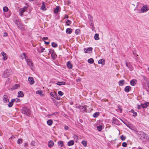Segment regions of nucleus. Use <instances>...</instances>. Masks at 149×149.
Wrapping results in <instances>:
<instances>
[{
	"label": "nucleus",
	"instance_id": "obj_1",
	"mask_svg": "<svg viewBox=\"0 0 149 149\" xmlns=\"http://www.w3.org/2000/svg\"><path fill=\"white\" fill-rule=\"evenodd\" d=\"M136 134L139 139L142 140L146 138V134L144 132L141 131H137Z\"/></svg>",
	"mask_w": 149,
	"mask_h": 149
},
{
	"label": "nucleus",
	"instance_id": "obj_55",
	"mask_svg": "<svg viewBox=\"0 0 149 149\" xmlns=\"http://www.w3.org/2000/svg\"><path fill=\"white\" fill-rule=\"evenodd\" d=\"M118 109L120 111L119 112L121 113L122 111V109H121V107L120 106H118Z\"/></svg>",
	"mask_w": 149,
	"mask_h": 149
},
{
	"label": "nucleus",
	"instance_id": "obj_17",
	"mask_svg": "<svg viewBox=\"0 0 149 149\" xmlns=\"http://www.w3.org/2000/svg\"><path fill=\"white\" fill-rule=\"evenodd\" d=\"M27 6H25L22 8H20L19 9V11L21 12L24 13L27 9Z\"/></svg>",
	"mask_w": 149,
	"mask_h": 149
},
{
	"label": "nucleus",
	"instance_id": "obj_34",
	"mask_svg": "<svg viewBox=\"0 0 149 149\" xmlns=\"http://www.w3.org/2000/svg\"><path fill=\"white\" fill-rule=\"evenodd\" d=\"M125 83V81L124 80H120L119 81L118 84L119 86H123V85Z\"/></svg>",
	"mask_w": 149,
	"mask_h": 149
},
{
	"label": "nucleus",
	"instance_id": "obj_32",
	"mask_svg": "<svg viewBox=\"0 0 149 149\" xmlns=\"http://www.w3.org/2000/svg\"><path fill=\"white\" fill-rule=\"evenodd\" d=\"M88 19L90 22H93V17L90 15H88Z\"/></svg>",
	"mask_w": 149,
	"mask_h": 149
},
{
	"label": "nucleus",
	"instance_id": "obj_24",
	"mask_svg": "<svg viewBox=\"0 0 149 149\" xmlns=\"http://www.w3.org/2000/svg\"><path fill=\"white\" fill-rule=\"evenodd\" d=\"M41 9L42 10H45L47 9L45 8V3L44 2H42V5L41 6Z\"/></svg>",
	"mask_w": 149,
	"mask_h": 149
},
{
	"label": "nucleus",
	"instance_id": "obj_64",
	"mask_svg": "<svg viewBox=\"0 0 149 149\" xmlns=\"http://www.w3.org/2000/svg\"><path fill=\"white\" fill-rule=\"evenodd\" d=\"M45 43L46 45H48L49 43V42H46L45 41Z\"/></svg>",
	"mask_w": 149,
	"mask_h": 149
},
{
	"label": "nucleus",
	"instance_id": "obj_27",
	"mask_svg": "<svg viewBox=\"0 0 149 149\" xmlns=\"http://www.w3.org/2000/svg\"><path fill=\"white\" fill-rule=\"evenodd\" d=\"M136 80L135 79H132L130 81V84L133 86H134L136 84Z\"/></svg>",
	"mask_w": 149,
	"mask_h": 149
},
{
	"label": "nucleus",
	"instance_id": "obj_56",
	"mask_svg": "<svg viewBox=\"0 0 149 149\" xmlns=\"http://www.w3.org/2000/svg\"><path fill=\"white\" fill-rule=\"evenodd\" d=\"M15 99V100L14 101V102H19L20 101V99L19 98L13 99Z\"/></svg>",
	"mask_w": 149,
	"mask_h": 149
},
{
	"label": "nucleus",
	"instance_id": "obj_16",
	"mask_svg": "<svg viewBox=\"0 0 149 149\" xmlns=\"http://www.w3.org/2000/svg\"><path fill=\"white\" fill-rule=\"evenodd\" d=\"M67 66L68 69H71L72 68L73 65L70 61H68L67 63Z\"/></svg>",
	"mask_w": 149,
	"mask_h": 149
},
{
	"label": "nucleus",
	"instance_id": "obj_36",
	"mask_svg": "<svg viewBox=\"0 0 149 149\" xmlns=\"http://www.w3.org/2000/svg\"><path fill=\"white\" fill-rule=\"evenodd\" d=\"M59 11V7L58 6H57L56 8L54 9V13L55 14H57L58 13Z\"/></svg>",
	"mask_w": 149,
	"mask_h": 149
},
{
	"label": "nucleus",
	"instance_id": "obj_63",
	"mask_svg": "<svg viewBox=\"0 0 149 149\" xmlns=\"http://www.w3.org/2000/svg\"><path fill=\"white\" fill-rule=\"evenodd\" d=\"M45 50V48H42L40 52H39V53H40L41 52H42Z\"/></svg>",
	"mask_w": 149,
	"mask_h": 149
},
{
	"label": "nucleus",
	"instance_id": "obj_28",
	"mask_svg": "<svg viewBox=\"0 0 149 149\" xmlns=\"http://www.w3.org/2000/svg\"><path fill=\"white\" fill-rule=\"evenodd\" d=\"M15 23L17 25V26L22 24L21 21L18 19H17L15 20Z\"/></svg>",
	"mask_w": 149,
	"mask_h": 149
},
{
	"label": "nucleus",
	"instance_id": "obj_42",
	"mask_svg": "<svg viewBox=\"0 0 149 149\" xmlns=\"http://www.w3.org/2000/svg\"><path fill=\"white\" fill-rule=\"evenodd\" d=\"M97 129L99 131H101L102 129V126L101 125L97 126Z\"/></svg>",
	"mask_w": 149,
	"mask_h": 149
},
{
	"label": "nucleus",
	"instance_id": "obj_53",
	"mask_svg": "<svg viewBox=\"0 0 149 149\" xmlns=\"http://www.w3.org/2000/svg\"><path fill=\"white\" fill-rule=\"evenodd\" d=\"M35 141H33L31 142L30 144L31 146H35Z\"/></svg>",
	"mask_w": 149,
	"mask_h": 149
},
{
	"label": "nucleus",
	"instance_id": "obj_25",
	"mask_svg": "<svg viewBox=\"0 0 149 149\" xmlns=\"http://www.w3.org/2000/svg\"><path fill=\"white\" fill-rule=\"evenodd\" d=\"M74 144V141L72 140H70L68 143V145L69 146H72Z\"/></svg>",
	"mask_w": 149,
	"mask_h": 149
},
{
	"label": "nucleus",
	"instance_id": "obj_9",
	"mask_svg": "<svg viewBox=\"0 0 149 149\" xmlns=\"http://www.w3.org/2000/svg\"><path fill=\"white\" fill-rule=\"evenodd\" d=\"M148 10L147 6L146 5L143 6L141 9V10L143 13L148 11Z\"/></svg>",
	"mask_w": 149,
	"mask_h": 149
},
{
	"label": "nucleus",
	"instance_id": "obj_60",
	"mask_svg": "<svg viewBox=\"0 0 149 149\" xmlns=\"http://www.w3.org/2000/svg\"><path fill=\"white\" fill-rule=\"evenodd\" d=\"M48 39V38L47 37H44L42 39V40H47Z\"/></svg>",
	"mask_w": 149,
	"mask_h": 149
},
{
	"label": "nucleus",
	"instance_id": "obj_18",
	"mask_svg": "<svg viewBox=\"0 0 149 149\" xmlns=\"http://www.w3.org/2000/svg\"><path fill=\"white\" fill-rule=\"evenodd\" d=\"M131 89V87L129 86H128L125 87L124 89V91L128 93L130 91Z\"/></svg>",
	"mask_w": 149,
	"mask_h": 149
},
{
	"label": "nucleus",
	"instance_id": "obj_43",
	"mask_svg": "<svg viewBox=\"0 0 149 149\" xmlns=\"http://www.w3.org/2000/svg\"><path fill=\"white\" fill-rule=\"evenodd\" d=\"M52 46L53 47L55 48L58 46V45L56 43L53 42L52 43Z\"/></svg>",
	"mask_w": 149,
	"mask_h": 149
},
{
	"label": "nucleus",
	"instance_id": "obj_58",
	"mask_svg": "<svg viewBox=\"0 0 149 149\" xmlns=\"http://www.w3.org/2000/svg\"><path fill=\"white\" fill-rule=\"evenodd\" d=\"M8 33L6 32H5L4 33L3 36V37H5L7 36H8Z\"/></svg>",
	"mask_w": 149,
	"mask_h": 149
},
{
	"label": "nucleus",
	"instance_id": "obj_14",
	"mask_svg": "<svg viewBox=\"0 0 149 149\" xmlns=\"http://www.w3.org/2000/svg\"><path fill=\"white\" fill-rule=\"evenodd\" d=\"M141 105H142V107L143 108H146L149 105V102H146L144 104L141 103Z\"/></svg>",
	"mask_w": 149,
	"mask_h": 149
},
{
	"label": "nucleus",
	"instance_id": "obj_19",
	"mask_svg": "<svg viewBox=\"0 0 149 149\" xmlns=\"http://www.w3.org/2000/svg\"><path fill=\"white\" fill-rule=\"evenodd\" d=\"M105 60L104 59H102L99 60L98 63L101 64L102 65H104L105 64Z\"/></svg>",
	"mask_w": 149,
	"mask_h": 149
},
{
	"label": "nucleus",
	"instance_id": "obj_61",
	"mask_svg": "<svg viewBox=\"0 0 149 149\" xmlns=\"http://www.w3.org/2000/svg\"><path fill=\"white\" fill-rule=\"evenodd\" d=\"M141 106H142V105H141V104L140 105H138V107H137L138 109H141Z\"/></svg>",
	"mask_w": 149,
	"mask_h": 149
},
{
	"label": "nucleus",
	"instance_id": "obj_41",
	"mask_svg": "<svg viewBox=\"0 0 149 149\" xmlns=\"http://www.w3.org/2000/svg\"><path fill=\"white\" fill-rule=\"evenodd\" d=\"M81 143L84 146L86 147L87 146V143L86 141L83 140L81 142Z\"/></svg>",
	"mask_w": 149,
	"mask_h": 149
},
{
	"label": "nucleus",
	"instance_id": "obj_7",
	"mask_svg": "<svg viewBox=\"0 0 149 149\" xmlns=\"http://www.w3.org/2000/svg\"><path fill=\"white\" fill-rule=\"evenodd\" d=\"M3 101L5 103H7L8 102H9V100L8 98V96L6 95H4L3 96Z\"/></svg>",
	"mask_w": 149,
	"mask_h": 149
},
{
	"label": "nucleus",
	"instance_id": "obj_22",
	"mask_svg": "<svg viewBox=\"0 0 149 149\" xmlns=\"http://www.w3.org/2000/svg\"><path fill=\"white\" fill-rule=\"evenodd\" d=\"M72 31V29L70 28H68L66 29V32L67 33L70 34H71Z\"/></svg>",
	"mask_w": 149,
	"mask_h": 149
},
{
	"label": "nucleus",
	"instance_id": "obj_6",
	"mask_svg": "<svg viewBox=\"0 0 149 149\" xmlns=\"http://www.w3.org/2000/svg\"><path fill=\"white\" fill-rule=\"evenodd\" d=\"M26 61L30 67H33V64L32 61L30 59L28 58H26Z\"/></svg>",
	"mask_w": 149,
	"mask_h": 149
},
{
	"label": "nucleus",
	"instance_id": "obj_5",
	"mask_svg": "<svg viewBox=\"0 0 149 149\" xmlns=\"http://www.w3.org/2000/svg\"><path fill=\"white\" fill-rule=\"evenodd\" d=\"M50 95L51 96L55 98L57 100H59L60 99V97L56 93H50Z\"/></svg>",
	"mask_w": 149,
	"mask_h": 149
},
{
	"label": "nucleus",
	"instance_id": "obj_20",
	"mask_svg": "<svg viewBox=\"0 0 149 149\" xmlns=\"http://www.w3.org/2000/svg\"><path fill=\"white\" fill-rule=\"evenodd\" d=\"M18 97H23L24 96L23 92L22 91H20L18 92Z\"/></svg>",
	"mask_w": 149,
	"mask_h": 149
},
{
	"label": "nucleus",
	"instance_id": "obj_51",
	"mask_svg": "<svg viewBox=\"0 0 149 149\" xmlns=\"http://www.w3.org/2000/svg\"><path fill=\"white\" fill-rule=\"evenodd\" d=\"M71 21L70 20H68L66 22V23L67 25L69 26L71 23Z\"/></svg>",
	"mask_w": 149,
	"mask_h": 149
},
{
	"label": "nucleus",
	"instance_id": "obj_49",
	"mask_svg": "<svg viewBox=\"0 0 149 149\" xmlns=\"http://www.w3.org/2000/svg\"><path fill=\"white\" fill-rule=\"evenodd\" d=\"M22 141L23 140L22 139H19L17 140V143L18 144H19L22 143Z\"/></svg>",
	"mask_w": 149,
	"mask_h": 149
},
{
	"label": "nucleus",
	"instance_id": "obj_23",
	"mask_svg": "<svg viewBox=\"0 0 149 149\" xmlns=\"http://www.w3.org/2000/svg\"><path fill=\"white\" fill-rule=\"evenodd\" d=\"M54 142L52 141H50L48 143V146L49 148L52 147L54 145Z\"/></svg>",
	"mask_w": 149,
	"mask_h": 149
},
{
	"label": "nucleus",
	"instance_id": "obj_48",
	"mask_svg": "<svg viewBox=\"0 0 149 149\" xmlns=\"http://www.w3.org/2000/svg\"><path fill=\"white\" fill-rule=\"evenodd\" d=\"M42 91L39 90L37 91L36 92V93L38 94L41 95L42 94Z\"/></svg>",
	"mask_w": 149,
	"mask_h": 149
},
{
	"label": "nucleus",
	"instance_id": "obj_30",
	"mask_svg": "<svg viewBox=\"0 0 149 149\" xmlns=\"http://www.w3.org/2000/svg\"><path fill=\"white\" fill-rule=\"evenodd\" d=\"M26 57L28 58V57L26 56V54L25 53H23L21 56V58L22 59L24 58H26Z\"/></svg>",
	"mask_w": 149,
	"mask_h": 149
},
{
	"label": "nucleus",
	"instance_id": "obj_10",
	"mask_svg": "<svg viewBox=\"0 0 149 149\" xmlns=\"http://www.w3.org/2000/svg\"><path fill=\"white\" fill-rule=\"evenodd\" d=\"M80 110L81 111L84 113V112H86V107L85 106H83L82 105H81V108H80Z\"/></svg>",
	"mask_w": 149,
	"mask_h": 149
},
{
	"label": "nucleus",
	"instance_id": "obj_15",
	"mask_svg": "<svg viewBox=\"0 0 149 149\" xmlns=\"http://www.w3.org/2000/svg\"><path fill=\"white\" fill-rule=\"evenodd\" d=\"M126 65L127 67L129 69L130 71H132L133 68L132 65L130 64V63H128L127 62L126 63Z\"/></svg>",
	"mask_w": 149,
	"mask_h": 149
},
{
	"label": "nucleus",
	"instance_id": "obj_4",
	"mask_svg": "<svg viewBox=\"0 0 149 149\" xmlns=\"http://www.w3.org/2000/svg\"><path fill=\"white\" fill-rule=\"evenodd\" d=\"M49 52L51 54V56L52 58L54 59H55L56 57L57 56V55L54 52V50L52 49H49Z\"/></svg>",
	"mask_w": 149,
	"mask_h": 149
},
{
	"label": "nucleus",
	"instance_id": "obj_3",
	"mask_svg": "<svg viewBox=\"0 0 149 149\" xmlns=\"http://www.w3.org/2000/svg\"><path fill=\"white\" fill-rule=\"evenodd\" d=\"M11 74V71L8 69L5 70L3 73L2 77L4 78H7Z\"/></svg>",
	"mask_w": 149,
	"mask_h": 149
},
{
	"label": "nucleus",
	"instance_id": "obj_40",
	"mask_svg": "<svg viewBox=\"0 0 149 149\" xmlns=\"http://www.w3.org/2000/svg\"><path fill=\"white\" fill-rule=\"evenodd\" d=\"M130 112L133 113V116H136L137 115V113L136 112H134V110L133 109L131 110Z\"/></svg>",
	"mask_w": 149,
	"mask_h": 149
},
{
	"label": "nucleus",
	"instance_id": "obj_8",
	"mask_svg": "<svg viewBox=\"0 0 149 149\" xmlns=\"http://www.w3.org/2000/svg\"><path fill=\"white\" fill-rule=\"evenodd\" d=\"M112 123L116 125H119V121L117 119L114 117L113 118Z\"/></svg>",
	"mask_w": 149,
	"mask_h": 149
},
{
	"label": "nucleus",
	"instance_id": "obj_38",
	"mask_svg": "<svg viewBox=\"0 0 149 149\" xmlns=\"http://www.w3.org/2000/svg\"><path fill=\"white\" fill-rule=\"evenodd\" d=\"M58 145L61 147H62L63 146V142L62 141H60L58 142Z\"/></svg>",
	"mask_w": 149,
	"mask_h": 149
},
{
	"label": "nucleus",
	"instance_id": "obj_12",
	"mask_svg": "<svg viewBox=\"0 0 149 149\" xmlns=\"http://www.w3.org/2000/svg\"><path fill=\"white\" fill-rule=\"evenodd\" d=\"M93 49V48L91 47H89L88 49L84 48V50L85 53H90V52H91Z\"/></svg>",
	"mask_w": 149,
	"mask_h": 149
},
{
	"label": "nucleus",
	"instance_id": "obj_2",
	"mask_svg": "<svg viewBox=\"0 0 149 149\" xmlns=\"http://www.w3.org/2000/svg\"><path fill=\"white\" fill-rule=\"evenodd\" d=\"M21 112L27 116H29L31 114V111L28 108L26 107H23L21 111Z\"/></svg>",
	"mask_w": 149,
	"mask_h": 149
},
{
	"label": "nucleus",
	"instance_id": "obj_39",
	"mask_svg": "<svg viewBox=\"0 0 149 149\" xmlns=\"http://www.w3.org/2000/svg\"><path fill=\"white\" fill-rule=\"evenodd\" d=\"M99 112H95L93 115V116L95 118H97L99 116Z\"/></svg>",
	"mask_w": 149,
	"mask_h": 149
},
{
	"label": "nucleus",
	"instance_id": "obj_59",
	"mask_svg": "<svg viewBox=\"0 0 149 149\" xmlns=\"http://www.w3.org/2000/svg\"><path fill=\"white\" fill-rule=\"evenodd\" d=\"M64 129L65 130H68L69 129V127L67 126H65L64 127Z\"/></svg>",
	"mask_w": 149,
	"mask_h": 149
},
{
	"label": "nucleus",
	"instance_id": "obj_21",
	"mask_svg": "<svg viewBox=\"0 0 149 149\" xmlns=\"http://www.w3.org/2000/svg\"><path fill=\"white\" fill-rule=\"evenodd\" d=\"M15 100V99H12L10 102H9V104H8V107H10L12 106L13 105V103L14 102Z\"/></svg>",
	"mask_w": 149,
	"mask_h": 149
},
{
	"label": "nucleus",
	"instance_id": "obj_26",
	"mask_svg": "<svg viewBox=\"0 0 149 149\" xmlns=\"http://www.w3.org/2000/svg\"><path fill=\"white\" fill-rule=\"evenodd\" d=\"M53 123V121L51 119H49L47 121V125L49 126L52 125Z\"/></svg>",
	"mask_w": 149,
	"mask_h": 149
},
{
	"label": "nucleus",
	"instance_id": "obj_29",
	"mask_svg": "<svg viewBox=\"0 0 149 149\" xmlns=\"http://www.w3.org/2000/svg\"><path fill=\"white\" fill-rule=\"evenodd\" d=\"M56 84L58 86H61L62 85H65L66 83L64 81H59Z\"/></svg>",
	"mask_w": 149,
	"mask_h": 149
},
{
	"label": "nucleus",
	"instance_id": "obj_44",
	"mask_svg": "<svg viewBox=\"0 0 149 149\" xmlns=\"http://www.w3.org/2000/svg\"><path fill=\"white\" fill-rule=\"evenodd\" d=\"M58 113L57 112H56L54 113H52L51 114H49L48 115V116H50L52 115H58Z\"/></svg>",
	"mask_w": 149,
	"mask_h": 149
},
{
	"label": "nucleus",
	"instance_id": "obj_35",
	"mask_svg": "<svg viewBox=\"0 0 149 149\" xmlns=\"http://www.w3.org/2000/svg\"><path fill=\"white\" fill-rule=\"evenodd\" d=\"M94 38L96 40H97L100 39V38L99 37V34L97 33H96L94 36Z\"/></svg>",
	"mask_w": 149,
	"mask_h": 149
},
{
	"label": "nucleus",
	"instance_id": "obj_54",
	"mask_svg": "<svg viewBox=\"0 0 149 149\" xmlns=\"http://www.w3.org/2000/svg\"><path fill=\"white\" fill-rule=\"evenodd\" d=\"M127 144L126 142H124L122 143V146L123 147H126L127 146Z\"/></svg>",
	"mask_w": 149,
	"mask_h": 149
},
{
	"label": "nucleus",
	"instance_id": "obj_57",
	"mask_svg": "<svg viewBox=\"0 0 149 149\" xmlns=\"http://www.w3.org/2000/svg\"><path fill=\"white\" fill-rule=\"evenodd\" d=\"M133 54L136 57L137 56H138V55H137L136 54V51H134L133 52Z\"/></svg>",
	"mask_w": 149,
	"mask_h": 149
},
{
	"label": "nucleus",
	"instance_id": "obj_33",
	"mask_svg": "<svg viewBox=\"0 0 149 149\" xmlns=\"http://www.w3.org/2000/svg\"><path fill=\"white\" fill-rule=\"evenodd\" d=\"M19 87V84H16L14 85L13 86V90H15L17 88Z\"/></svg>",
	"mask_w": 149,
	"mask_h": 149
},
{
	"label": "nucleus",
	"instance_id": "obj_37",
	"mask_svg": "<svg viewBox=\"0 0 149 149\" xmlns=\"http://www.w3.org/2000/svg\"><path fill=\"white\" fill-rule=\"evenodd\" d=\"M88 62L90 64H92L94 63V61L93 58H90L88 60Z\"/></svg>",
	"mask_w": 149,
	"mask_h": 149
},
{
	"label": "nucleus",
	"instance_id": "obj_45",
	"mask_svg": "<svg viewBox=\"0 0 149 149\" xmlns=\"http://www.w3.org/2000/svg\"><path fill=\"white\" fill-rule=\"evenodd\" d=\"M65 4H67L68 6H69L70 4L71 3V2L69 0H66L65 2Z\"/></svg>",
	"mask_w": 149,
	"mask_h": 149
},
{
	"label": "nucleus",
	"instance_id": "obj_46",
	"mask_svg": "<svg viewBox=\"0 0 149 149\" xmlns=\"http://www.w3.org/2000/svg\"><path fill=\"white\" fill-rule=\"evenodd\" d=\"M120 139H121L122 140V141H124L126 138V137L125 136L123 135H122L120 136Z\"/></svg>",
	"mask_w": 149,
	"mask_h": 149
},
{
	"label": "nucleus",
	"instance_id": "obj_11",
	"mask_svg": "<svg viewBox=\"0 0 149 149\" xmlns=\"http://www.w3.org/2000/svg\"><path fill=\"white\" fill-rule=\"evenodd\" d=\"M28 80L31 85L33 84L35 82L33 78L32 77H29L28 79Z\"/></svg>",
	"mask_w": 149,
	"mask_h": 149
},
{
	"label": "nucleus",
	"instance_id": "obj_52",
	"mask_svg": "<svg viewBox=\"0 0 149 149\" xmlns=\"http://www.w3.org/2000/svg\"><path fill=\"white\" fill-rule=\"evenodd\" d=\"M58 94L60 96H62L63 95V93L61 91H59L58 92Z\"/></svg>",
	"mask_w": 149,
	"mask_h": 149
},
{
	"label": "nucleus",
	"instance_id": "obj_62",
	"mask_svg": "<svg viewBox=\"0 0 149 149\" xmlns=\"http://www.w3.org/2000/svg\"><path fill=\"white\" fill-rule=\"evenodd\" d=\"M68 16L67 15L65 14L64 15V19L68 18Z\"/></svg>",
	"mask_w": 149,
	"mask_h": 149
},
{
	"label": "nucleus",
	"instance_id": "obj_31",
	"mask_svg": "<svg viewBox=\"0 0 149 149\" xmlns=\"http://www.w3.org/2000/svg\"><path fill=\"white\" fill-rule=\"evenodd\" d=\"M17 27L19 29L22 31H24V30L23 25H22V24L18 26Z\"/></svg>",
	"mask_w": 149,
	"mask_h": 149
},
{
	"label": "nucleus",
	"instance_id": "obj_47",
	"mask_svg": "<svg viewBox=\"0 0 149 149\" xmlns=\"http://www.w3.org/2000/svg\"><path fill=\"white\" fill-rule=\"evenodd\" d=\"M3 11L4 12H6L8 10V8L6 6H5L3 8Z\"/></svg>",
	"mask_w": 149,
	"mask_h": 149
},
{
	"label": "nucleus",
	"instance_id": "obj_50",
	"mask_svg": "<svg viewBox=\"0 0 149 149\" xmlns=\"http://www.w3.org/2000/svg\"><path fill=\"white\" fill-rule=\"evenodd\" d=\"M80 30L79 29H76L75 31V33L76 34H78L80 33Z\"/></svg>",
	"mask_w": 149,
	"mask_h": 149
},
{
	"label": "nucleus",
	"instance_id": "obj_13",
	"mask_svg": "<svg viewBox=\"0 0 149 149\" xmlns=\"http://www.w3.org/2000/svg\"><path fill=\"white\" fill-rule=\"evenodd\" d=\"M1 54L3 56V59L4 60H6L7 59L8 57L7 54L3 52H2Z\"/></svg>",
	"mask_w": 149,
	"mask_h": 149
}]
</instances>
